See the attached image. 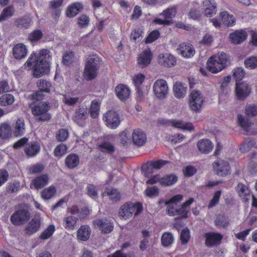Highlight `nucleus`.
I'll use <instances>...</instances> for the list:
<instances>
[{
  "label": "nucleus",
  "mask_w": 257,
  "mask_h": 257,
  "mask_svg": "<svg viewBox=\"0 0 257 257\" xmlns=\"http://www.w3.org/2000/svg\"><path fill=\"white\" fill-rule=\"evenodd\" d=\"M91 230L88 226L82 225L77 231V238L82 241H86L90 237Z\"/></svg>",
  "instance_id": "35"
},
{
  "label": "nucleus",
  "mask_w": 257,
  "mask_h": 257,
  "mask_svg": "<svg viewBox=\"0 0 257 257\" xmlns=\"http://www.w3.org/2000/svg\"><path fill=\"white\" fill-rule=\"evenodd\" d=\"M247 38V34L243 30H236L229 34L230 42L234 44H239L244 42Z\"/></svg>",
  "instance_id": "18"
},
{
  "label": "nucleus",
  "mask_w": 257,
  "mask_h": 257,
  "mask_svg": "<svg viewBox=\"0 0 257 257\" xmlns=\"http://www.w3.org/2000/svg\"><path fill=\"white\" fill-rule=\"evenodd\" d=\"M229 60V56L223 52L212 56L207 62V70L212 73H218L227 66Z\"/></svg>",
  "instance_id": "3"
},
{
  "label": "nucleus",
  "mask_w": 257,
  "mask_h": 257,
  "mask_svg": "<svg viewBox=\"0 0 257 257\" xmlns=\"http://www.w3.org/2000/svg\"><path fill=\"white\" fill-rule=\"evenodd\" d=\"M221 193V191L220 190L217 191L214 193L213 198L210 200L208 205L209 208L215 206L218 203Z\"/></svg>",
  "instance_id": "60"
},
{
  "label": "nucleus",
  "mask_w": 257,
  "mask_h": 257,
  "mask_svg": "<svg viewBox=\"0 0 257 257\" xmlns=\"http://www.w3.org/2000/svg\"><path fill=\"white\" fill-rule=\"evenodd\" d=\"M159 63L166 67H171L176 64V58L172 54L165 53L160 54L158 57Z\"/></svg>",
  "instance_id": "20"
},
{
  "label": "nucleus",
  "mask_w": 257,
  "mask_h": 257,
  "mask_svg": "<svg viewBox=\"0 0 257 257\" xmlns=\"http://www.w3.org/2000/svg\"><path fill=\"white\" fill-rule=\"evenodd\" d=\"M190 238V231L188 228L183 229L180 234V240L182 244H185L189 241Z\"/></svg>",
  "instance_id": "61"
},
{
  "label": "nucleus",
  "mask_w": 257,
  "mask_h": 257,
  "mask_svg": "<svg viewBox=\"0 0 257 257\" xmlns=\"http://www.w3.org/2000/svg\"><path fill=\"white\" fill-rule=\"evenodd\" d=\"M43 37V33L40 30H36L30 33L28 39L31 42H37Z\"/></svg>",
  "instance_id": "53"
},
{
  "label": "nucleus",
  "mask_w": 257,
  "mask_h": 257,
  "mask_svg": "<svg viewBox=\"0 0 257 257\" xmlns=\"http://www.w3.org/2000/svg\"><path fill=\"white\" fill-rule=\"evenodd\" d=\"M56 189L54 186H51L44 189L41 192V197L45 200H48L55 194Z\"/></svg>",
  "instance_id": "48"
},
{
  "label": "nucleus",
  "mask_w": 257,
  "mask_h": 257,
  "mask_svg": "<svg viewBox=\"0 0 257 257\" xmlns=\"http://www.w3.org/2000/svg\"><path fill=\"white\" fill-rule=\"evenodd\" d=\"M87 116V108L84 106H79L75 110L74 119L75 120L85 119Z\"/></svg>",
  "instance_id": "42"
},
{
  "label": "nucleus",
  "mask_w": 257,
  "mask_h": 257,
  "mask_svg": "<svg viewBox=\"0 0 257 257\" xmlns=\"http://www.w3.org/2000/svg\"><path fill=\"white\" fill-rule=\"evenodd\" d=\"M32 113L36 117L38 121L45 122L49 120L51 115L48 112L50 109V105L48 102L40 101L36 103L31 104Z\"/></svg>",
  "instance_id": "4"
},
{
  "label": "nucleus",
  "mask_w": 257,
  "mask_h": 257,
  "mask_svg": "<svg viewBox=\"0 0 257 257\" xmlns=\"http://www.w3.org/2000/svg\"><path fill=\"white\" fill-rule=\"evenodd\" d=\"M130 134L127 131H124L122 132L119 137L120 143L123 146L127 145L130 140Z\"/></svg>",
  "instance_id": "64"
},
{
  "label": "nucleus",
  "mask_w": 257,
  "mask_h": 257,
  "mask_svg": "<svg viewBox=\"0 0 257 257\" xmlns=\"http://www.w3.org/2000/svg\"><path fill=\"white\" fill-rule=\"evenodd\" d=\"M115 92L116 96L120 100L124 101L128 98L131 91L127 86L119 84L115 87Z\"/></svg>",
  "instance_id": "26"
},
{
  "label": "nucleus",
  "mask_w": 257,
  "mask_h": 257,
  "mask_svg": "<svg viewBox=\"0 0 257 257\" xmlns=\"http://www.w3.org/2000/svg\"><path fill=\"white\" fill-rule=\"evenodd\" d=\"M75 59V54L73 51H66L63 55L62 62L65 65L71 64Z\"/></svg>",
  "instance_id": "51"
},
{
  "label": "nucleus",
  "mask_w": 257,
  "mask_h": 257,
  "mask_svg": "<svg viewBox=\"0 0 257 257\" xmlns=\"http://www.w3.org/2000/svg\"><path fill=\"white\" fill-rule=\"evenodd\" d=\"M197 146L201 153L208 154L212 150L213 145L209 139H201L198 142Z\"/></svg>",
  "instance_id": "28"
},
{
  "label": "nucleus",
  "mask_w": 257,
  "mask_h": 257,
  "mask_svg": "<svg viewBox=\"0 0 257 257\" xmlns=\"http://www.w3.org/2000/svg\"><path fill=\"white\" fill-rule=\"evenodd\" d=\"M14 101V96L10 93L3 94L0 97V105L1 106H7L12 105Z\"/></svg>",
  "instance_id": "44"
},
{
  "label": "nucleus",
  "mask_w": 257,
  "mask_h": 257,
  "mask_svg": "<svg viewBox=\"0 0 257 257\" xmlns=\"http://www.w3.org/2000/svg\"><path fill=\"white\" fill-rule=\"evenodd\" d=\"M204 102V98L199 91L194 90L190 94L189 107L192 111L195 112L199 111Z\"/></svg>",
  "instance_id": "7"
},
{
  "label": "nucleus",
  "mask_w": 257,
  "mask_h": 257,
  "mask_svg": "<svg viewBox=\"0 0 257 257\" xmlns=\"http://www.w3.org/2000/svg\"><path fill=\"white\" fill-rule=\"evenodd\" d=\"M13 134L14 136L19 137L24 135L25 129V123L23 118H18L12 126Z\"/></svg>",
  "instance_id": "19"
},
{
  "label": "nucleus",
  "mask_w": 257,
  "mask_h": 257,
  "mask_svg": "<svg viewBox=\"0 0 257 257\" xmlns=\"http://www.w3.org/2000/svg\"><path fill=\"white\" fill-rule=\"evenodd\" d=\"M14 57L17 60H21L26 57L28 50L23 43L15 44L12 50Z\"/></svg>",
  "instance_id": "17"
},
{
  "label": "nucleus",
  "mask_w": 257,
  "mask_h": 257,
  "mask_svg": "<svg viewBox=\"0 0 257 257\" xmlns=\"http://www.w3.org/2000/svg\"><path fill=\"white\" fill-rule=\"evenodd\" d=\"M180 53L184 57L189 58L193 56L195 53L194 49L189 43H184L179 45Z\"/></svg>",
  "instance_id": "31"
},
{
  "label": "nucleus",
  "mask_w": 257,
  "mask_h": 257,
  "mask_svg": "<svg viewBox=\"0 0 257 257\" xmlns=\"http://www.w3.org/2000/svg\"><path fill=\"white\" fill-rule=\"evenodd\" d=\"M103 197L108 196L109 199L112 202H116L120 200L121 195L116 188L111 187H106L102 194Z\"/></svg>",
  "instance_id": "25"
},
{
  "label": "nucleus",
  "mask_w": 257,
  "mask_h": 257,
  "mask_svg": "<svg viewBox=\"0 0 257 257\" xmlns=\"http://www.w3.org/2000/svg\"><path fill=\"white\" fill-rule=\"evenodd\" d=\"M40 149V145L37 142H34L28 144L25 148L24 151L28 157H33L39 153Z\"/></svg>",
  "instance_id": "29"
},
{
  "label": "nucleus",
  "mask_w": 257,
  "mask_h": 257,
  "mask_svg": "<svg viewBox=\"0 0 257 257\" xmlns=\"http://www.w3.org/2000/svg\"><path fill=\"white\" fill-rule=\"evenodd\" d=\"M177 180L178 178L176 175L173 174L168 175L161 178L160 184L165 186H171L176 183Z\"/></svg>",
  "instance_id": "41"
},
{
  "label": "nucleus",
  "mask_w": 257,
  "mask_h": 257,
  "mask_svg": "<svg viewBox=\"0 0 257 257\" xmlns=\"http://www.w3.org/2000/svg\"><path fill=\"white\" fill-rule=\"evenodd\" d=\"M80 163V158L76 154H69L65 158V164L69 169L76 168Z\"/></svg>",
  "instance_id": "27"
},
{
  "label": "nucleus",
  "mask_w": 257,
  "mask_h": 257,
  "mask_svg": "<svg viewBox=\"0 0 257 257\" xmlns=\"http://www.w3.org/2000/svg\"><path fill=\"white\" fill-rule=\"evenodd\" d=\"M253 147L257 148L256 142L255 139L252 138H247L245 139L244 142L241 144L239 150L241 153H245L248 152Z\"/></svg>",
  "instance_id": "34"
},
{
  "label": "nucleus",
  "mask_w": 257,
  "mask_h": 257,
  "mask_svg": "<svg viewBox=\"0 0 257 257\" xmlns=\"http://www.w3.org/2000/svg\"><path fill=\"white\" fill-rule=\"evenodd\" d=\"M229 224L228 217L224 215H218L215 220V224L219 228H226Z\"/></svg>",
  "instance_id": "43"
},
{
  "label": "nucleus",
  "mask_w": 257,
  "mask_h": 257,
  "mask_svg": "<svg viewBox=\"0 0 257 257\" xmlns=\"http://www.w3.org/2000/svg\"><path fill=\"white\" fill-rule=\"evenodd\" d=\"M31 22V19L27 17L17 19L15 21L16 24L18 27L25 28V29H27L30 27Z\"/></svg>",
  "instance_id": "50"
},
{
  "label": "nucleus",
  "mask_w": 257,
  "mask_h": 257,
  "mask_svg": "<svg viewBox=\"0 0 257 257\" xmlns=\"http://www.w3.org/2000/svg\"><path fill=\"white\" fill-rule=\"evenodd\" d=\"M219 17L223 25L227 27H232L236 23V19L232 15H230L227 11H223L219 13Z\"/></svg>",
  "instance_id": "30"
},
{
  "label": "nucleus",
  "mask_w": 257,
  "mask_h": 257,
  "mask_svg": "<svg viewBox=\"0 0 257 257\" xmlns=\"http://www.w3.org/2000/svg\"><path fill=\"white\" fill-rule=\"evenodd\" d=\"M173 91L176 98H183L186 94L187 86L184 83L176 82L174 85Z\"/></svg>",
  "instance_id": "32"
},
{
  "label": "nucleus",
  "mask_w": 257,
  "mask_h": 257,
  "mask_svg": "<svg viewBox=\"0 0 257 257\" xmlns=\"http://www.w3.org/2000/svg\"><path fill=\"white\" fill-rule=\"evenodd\" d=\"M237 121L239 125L245 131L247 135L257 134V128H253L251 130L250 127L252 124L251 122L248 119H245L241 114L237 115Z\"/></svg>",
  "instance_id": "22"
},
{
  "label": "nucleus",
  "mask_w": 257,
  "mask_h": 257,
  "mask_svg": "<svg viewBox=\"0 0 257 257\" xmlns=\"http://www.w3.org/2000/svg\"><path fill=\"white\" fill-rule=\"evenodd\" d=\"M103 120L106 125L111 129L117 128L120 124L119 114L115 111L109 110L103 114Z\"/></svg>",
  "instance_id": "9"
},
{
  "label": "nucleus",
  "mask_w": 257,
  "mask_h": 257,
  "mask_svg": "<svg viewBox=\"0 0 257 257\" xmlns=\"http://www.w3.org/2000/svg\"><path fill=\"white\" fill-rule=\"evenodd\" d=\"M174 241V238L173 234L170 232H164L161 238V241L162 245L164 247L171 246L173 243Z\"/></svg>",
  "instance_id": "39"
},
{
  "label": "nucleus",
  "mask_w": 257,
  "mask_h": 257,
  "mask_svg": "<svg viewBox=\"0 0 257 257\" xmlns=\"http://www.w3.org/2000/svg\"><path fill=\"white\" fill-rule=\"evenodd\" d=\"M78 219L73 216H68L64 219L65 228L73 229L77 222Z\"/></svg>",
  "instance_id": "52"
},
{
  "label": "nucleus",
  "mask_w": 257,
  "mask_h": 257,
  "mask_svg": "<svg viewBox=\"0 0 257 257\" xmlns=\"http://www.w3.org/2000/svg\"><path fill=\"white\" fill-rule=\"evenodd\" d=\"M145 196L154 198L159 196V189L157 186L147 187L144 192Z\"/></svg>",
  "instance_id": "47"
},
{
  "label": "nucleus",
  "mask_w": 257,
  "mask_h": 257,
  "mask_svg": "<svg viewBox=\"0 0 257 257\" xmlns=\"http://www.w3.org/2000/svg\"><path fill=\"white\" fill-rule=\"evenodd\" d=\"M132 140L134 144L142 146L147 142V136L141 129H135L132 133Z\"/></svg>",
  "instance_id": "23"
},
{
  "label": "nucleus",
  "mask_w": 257,
  "mask_h": 257,
  "mask_svg": "<svg viewBox=\"0 0 257 257\" xmlns=\"http://www.w3.org/2000/svg\"><path fill=\"white\" fill-rule=\"evenodd\" d=\"M168 161L163 160H158L157 161H152L147 162L142 166V170L144 172L145 176L148 177L150 174L152 173V171H150V168L160 169L165 165L167 164Z\"/></svg>",
  "instance_id": "13"
},
{
  "label": "nucleus",
  "mask_w": 257,
  "mask_h": 257,
  "mask_svg": "<svg viewBox=\"0 0 257 257\" xmlns=\"http://www.w3.org/2000/svg\"><path fill=\"white\" fill-rule=\"evenodd\" d=\"M201 16V15L199 7L191 8L188 12L189 18L194 20H200Z\"/></svg>",
  "instance_id": "56"
},
{
  "label": "nucleus",
  "mask_w": 257,
  "mask_h": 257,
  "mask_svg": "<svg viewBox=\"0 0 257 257\" xmlns=\"http://www.w3.org/2000/svg\"><path fill=\"white\" fill-rule=\"evenodd\" d=\"M245 113L249 117L256 116L257 115V106L254 104L247 105L245 107Z\"/></svg>",
  "instance_id": "63"
},
{
  "label": "nucleus",
  "mask_w": 257,
  "mask_h": 257,
  "mask_svg": "<svg viewBox=\"0 0 257 257\" xmlns=\"http://www.w3.org/2000/svg\"><path fill=\"white\" fill-rule=\"evenodd\" d=\"M205 244L207 247L216 246L221 243L222 239V235L217 232H209L205 233Z\"/></svg>",
  "instance_id": "12"
},
{
  "label": "nucleus",
  "mask_w": 257,
  "mask_h": 257,
  "mask_svg": "<svg viewBox=\"0 0 257 257\" xmlns=\"http://www.w3.org/2000/svg\"><path fill=\"white\" fill-rule=\"evenodd\" d=\"M37 86L40 92L46 93H50L52 87L51 82L44 79L38 80Z\"/></svg>",
  "instance_id": "36"
},
{
  "label": "nucleus",
  "mask_w": 257,
  "mask_h": 257,
  "mask_svg": "<svg viewBox=\"0 0 257 257\" xmlns=\"http://www.w3.org/2000/svg\"><path fill=\"white\" fill-rule=\"evenodd\" d=\"M101 61V58L96 54L89 55L83 72V77L86 80H92L96 77Z\"/></svg>",
  "instance_id": "2"
},
{
  "label": "nucleus",
  "mask_w": 257,
  "mask_h": 257,
  "mask_svg": "<svg viewBox=\"0 0 257 257\" xmlns=\"http://www.w3.org/2000/svg\"><path fill=\"white\" fill-rule=\"evenodd\" d=\"M143 209L142 203L139 202L136 203L128 202L120 207L118 214L120 217L126 219L131 217L133 215L136 216L140 214Z\"/></svg>",
  "instance_id": "5"
},
{
  "label": "nucleus",
  "mask_w": 257,
  "mask_h": 257,
  "mask_svg": "<svg viewBox=\"0 0 257 257\" xmlns=\"http://www.w3.org/2000/svg\"><path fill=\"white\" fill-rule=\"evenodd\" d=\"M67 146L63 144L57 146L54 151V154L56 157H62L67 151Z\"/></svg>",
  "instance_id": "62"
},
{
  "label": "nucleus",
  "mask_w": 257,
  "mask_h": 257,
  "mask_svg": "<svg viewBox=\"0 0 257 257\" xmlns=\"http://www.w3.org/2000/svg\"><path fill=\"white\" fill-rule=\"evenodd\" d=\"M44 166L41 163H36L31 165L29 168V171L31 174H36L40 173L44 170Z\"/></svg>",
  "instance_id": "58"
},
{
  "label": "nucleus",
  "mask_w": 257,
  "mask_h": 257,
  "mask_svg": "<svg viewBox=\"0 0 257 257\" xmlns=\"http://www.w3.org/2000/svg\"><path fill=\"white\" fill-rule=\"evenodd\" d=\"M13 133L12 126L7 123H4L0 126V137L3 139L9 138Z\"/></svg>",
  "instance_id": "40"
},
{
  "label": "nucleus",
  "mask_w": 257,
  "mask_h": 257,
  "mask_svg": "<svg viewBox=\"0 0 257 257\" xmlns=\"http://www.w3.org/2000/svg\"><path fill=\"white\" fill-rule=\"evenodd\" d=\"M55 231V227L53 224H50L39 235L41 239L46 240L49 238Z\"/></svg>",
  "instance_id": "45"
},
{
  "label": "nucleus",
  "mask_w": 257,
  "mask_h": 257,
  "mask_svg": "<svg viewBox=\"0 0 257 257\" xmlns=\"http://www.w3.org/2000/svg\"><path fill=\"white\" fill-rule=\"evenodd\" d=\"M89 17L85 14L81 15L77 19V24L80 28H85L89 23Z\"/></svg>",
  "instance_id": "59"
},
{
  "label": "nucleus",
  "mask_w": 257,
  "mask_h": 257,
  "mask_svg": "<svg viewBox=\"0 0 257 257\" xmlns=\"http://www.w3.org/2000/svg\"><path fill=\"white\" fill-rule=\"evenodd\" d=\"M49 182V177L46 174L36 177L32 180L30 184L31 188L37 190L40 189L47 185Z\"/></svg>",
  "instance_id": "21"
},
{
  "label": "nucleus",
  "mask_w": 257,
  "mask_h": 257,
  "mask_svg": "<svg viewBox=\"0 0 257 257\" xmlns=\"http://www.w3.org/2000/svg\"><path fill=\"white\" fill-rule=\"evenodd\" d=\"M236 190L239 196L244 199H247V196L250 195V192L248 187L241 183L238 184Z\"/></svg>",
  "instance_id": "46"
},
{
  "label": "nucleus",
  "mask_w": 257,
  "mask_h": 257,
  "mask_svg": "<svg viewBox=\"0 0 257 257\" xmlns=\"http://www.w3.org/2000/svg\"><path fill=\"white\" fill-rule=\"evenodd\" d=\"M244 65L246 68L253 69L257 67V57L251 56L244 61Z\"/></svg>",
  "instance_id": "55"
},
{
  "label": "nucleus",
  "mask_w": 257,
  "mask_h": 257,
  "mask_svg": "<svg viewBox=\"0 0 257 257\" xmlns=\"http://www.w3.org/2000/svg\"><path fill=\"white\" fill-rule=\"evenodd\" d=\"M250 93V88L248 83L244 82H236L235 93L238 99L243 100Z\"/></svg>",
  "instance_id": "14"
},
{
  "label": "nucleus",
  "mask_w": 257,
  "mask_h": 257,
  "mask_svg": "<svg viewBox=\"0 0 257 257\" xmlns=\"http://www.w3.org/2000/svg\"><path fill=\"white\" fill-rule=\"evenodd\" d=\"M14 12L15 9L13 6H9L5 8L0 15V22L4 21L7 18L12 17L14 15Z\"/></svg>",
  "instance_id": "49"
},
{
  "label": "nucleus",
  "mask_w": 257,
  "mask_h": 257,
  "mask_svg": "<svg viewBox=\"0 0 257 257\" xmlns=\"http://www.w3.org/2000/svg\"><path fill=\"white\" fill-rule=\"evenodd\" d=\"M153 89L157 97L165 98L168 93V87L166 81L164 79L157 80L154 84Z\"/></svg>",
  "instance_id": "10"
},
{
  "label": "nucleus",
  "mask_w": 257,
  "mask_h": 257,
  "mask_svg": "<svg viewBox=\"0 0 257 257\" xmlns=\"http://www.w3.org/2000/svg\"><path fill=\"white\" fill-rule=\"evenodd\" d=\"M41 226V220L40 217L32 218L26 225L24 228L25 234L31 235L38 231Z\"/></svg>",
  "instance_id": "11"
},
{
  "label": "nucleus",
  "mask_w": 257,
  "mask_h": 257,
  "mask_svg": "<svg viewBox=\"0 0 257 257\" xmlns=\"http://www.w3.org/2000/svg\"><path fill=\"white\" fill-rule=\"evenodd\" d=\"M160 36V33L158 30H153L148 35V36L146 38L145 43L146 44L152 43L158 39Z\"/></svg>",
  "instance_id": "57"
},
{
  "label": "nucleus",
  "mask_w": 257,
  "mask_h": 257,
  "mask_svg": "<svg viewBox=\"0 0 257 257\" xmlns=\"http://www.w3.org/2000/svg\"><path fill=\"white\" fill-rule=\"evenodd\" d=\"M153 59V53L150 48L143 50L138 56V64L142 67L148 66Z\"/></svg>",
  "instance_id": "16"
},
{
  "label": "nucleus",
  "mask_w": 257,
  "mask_h": 257,
  "mask_svg": "<svg viewBox=\"0 0 257 257\" xmlns=\"http://www.w3.org/2000/svg\"><path fill=\"white\" fill-rule=\"evenodd\" d=\"M50 57V52L48 49H43L38 54L33 52L25 65L32 71L34 77L39 78L49 70Z\"/></svg>",
  "instance_id": "1"
},
{
  "label": "nucleus",
  "mask_w": 257,
  "mask_h": 257,
  "mask_svg": "<svg viewBox=\"0 0 257 257\" xmlns=\"http://www.w3.org/2000/svg\"><path fill=\"white\" fill-rule=\"evenodd\" d=\"M160 15L163 16L165 20L169 19H171L176 16V9L174 7L168 8L164 10Z\"/></svg>",
  "instance_id": "54"
},
{
  "label": "nucleus",
  "mask_w": 257,
  "mask_h": 257,
  "mask_svg": "<svg viewBox=\"0 0 257 257\" xmlns=\"http://www.w3.org/2000/svg\"><path fill=\"white\" fill-rule=\"evenodd\" d=\"M101 103V101L99 99H94L91 101L89 113L92 118H96L98 117Z\"/></svg>",
  "instance_id": "33"
},
{
  "label": "nucleus",
  "mask_w": 257,
  "mask_h": 257,
  "mask_svg": "<svg viewBox=\"0 0 257 257\" xmlns=\"http://www.w3.org/2000/svg\"><path fill=\"white\" fill-rule=\"evenodd\" d=\"M93 224L99 227L104 233H109L113 229V222L106 218L97 219L93 221Z\"/></svg>",
  "instance_id": "15"
},
{
  "label": "nucleus",
  "mask_w": 257,
  "mask_h": 257,
  "mask_svg": "<svg viewBox=\"0 0 257 257\" xmlns=\"http://www.w3.org/2000/svg\"><path fill=\"white\" fill-rule=\"evenodd\" d=\"M98 149L103 153L112 154L115 152V147L110 142L104 141L98 146Z\"/></svg>",
  "instance_id": "38"
},
{
  "label": "nucleus",
  "mask_w": 257,
  "mask_h": 257,
  "mask_svg": "<svg viewBox=\"0 0 257 257\" xmlns=\"http://www.w3.org/2000/svg\"><path fill=\"white\" fill-rule=\"evenodd\" d=\"M84 7L81 3L75 2L69 5L66 9V15L68 18H73L82 11Z\"/></svg>",
  "instance_id": "24"
},
{
  "label": "nucleus",
  "mask_w": 257,
  "mask_h": 257,
  "mask_svg": "<svg viewBox=\"0 0 257 257\" xmlns=\"http://www.w3.org/2000/svg\"><path fill=\"white\" fill-rule=\"evenodd\" d=\"M213 170L220 176H226L231 174V168L229 163L225 160L219 159L212 164Z\"/></svg>",
  "instance_id": "8"
},
{
  "label": "nucleus",
  "mask_w": 257,
  "mask_h": 257,
  "mask_svg": "<svg viewBox=\"0 0 257 257\" xmlns=\"http://www.w3.org/2000/svg\"><path fill=\"white\" fill-rule=\"evenodd\" d=\"M31 214L27 208H20L11 216L12 223L16 226L25 224L30 219Z\"/></svg>",
  "instance_id": "6"
},
{
  "label": "nucleus",
  "mask_w": 257,
  "mask_h": 257,
  "mask_svg": "<svg viewBox=\"0 0 257 257\" xmlns=\"http://www.w3.org/2000/svg\"><path fill=\"white\" fill-rule=\"evenodd\" d=\"M145 78V75L141 73L136 74L133 78V82L136 87V89L139 95H143V91L140 86L144 82Z\"/></svg>",
  "instance_id": "37"
}]
</instances>
